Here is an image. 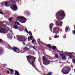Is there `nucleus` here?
<instances>
[{
	"mask_svg": "<svg viewBox=\"0 0 75 75\" xmlns=\"http://www.w3.org/2000/svg\"><path fill=\"white\" fill-rule=\"evenodd\" d=\"M33 48L35 50L36 48H35V47H34V46H33Z\"/></svg>",
	"mask_w": 75,
	"mask_h": 75,
	"instance_id": "38",
	"label": "nucleus"
},
{
	"mask_svg": "<svg viewBox=\"0 0 75 75\" xmlns=\"http://www.w3.org/2000/svg\"><path fill=\"white\" fill-rule=\"evenodd\" d=\"M28 41H30V37H29L28 38Z\"/></svg>",
	"mask_w": 75,
	"mask_h": 75,
	"instance_id": "39",
	"label": "nucleus"
},
{
	"mask_svg": "<svg viewBox=\"0 0 75 75\" xmlns=\"http://www.w3.org/2000/svg\"><path fill=\"white\" fill-rule=\"evenodd\" d=\"M27 60H28V61L30 63L34 68H35L37 71H38V72H40L38 69H37V68H35V66L34 64V62L35 61V59H36V57H34L33 56H31V55L28 56H27Z\"/></svg>",
	"mask_w": 75,
	"mask_h": 75,
	"instance_id": "3",
	"label": "nucleus"
},
{
	"mask_svg": "<svg viewBox=\"0 0 75 75\" xmlns=\"http://www.w3.org/2000/svg\"><path fill=\"white\" fill-rule=\"evenodd\" d=\"M12 20V18L11 17L9 19V21H10Z\"/></svg>",
	"mask_w": 75,
	"mask_h": 75,
	"instance_id": "27",
	"label": "nucleus"
},
{
	"mask_svg": "<svg viewBox=\"0 0 75 75\" xmlns=\"http://www.w3.org/2000/svg\"><path fill=\"white\" fill-rule=\"evenodd\" d=\"M52 49L54 50V51H56V50H57V47H56L55 46H53L52 47Z\"/></svg>",
	"mask_w": 75,
	"mask_h": 75,
	"instance_id": "17",
	"label": "nucleus"
},
{
	"mask_svg": "<svg viewBox=\"0 0 75 75\" xmlns=\"http://www.w3.org/2000/svg\"><path fill=\"white\" fill-rule=\"evenodd\" d=\"M3 65V66H4V67L5 66H6V64H4Z\"/></svg>",
	"mask_w": 75,
	"mask_h": 75,
	"instance_id": "48",
	"label": "nucleus"
},
{
	"mask_svg": "<svg viewBox=\"0 0 75 75\" xmlns=\"http://www.w3.org/2000/svg\"><path fill=\"white\" fill-rule=\"evenodd\" d=\"M13 27L15 28V29H17L18 28V26L16 25H14L13 26Z\"/></svg>",
	"mask_w": 75,
	"mask_h": 75,
	"instance_id": "19",
	"label": "nucleus"
},
{
	"mask_svg": "<svg viewBox=\"0 0 75 75\" xmlns=\"http://www.w3.org/2000/svg\"><path fill=\"white\" fill-rule=\"evenodd\" d=\"M67 37V36H65V35H64L63 38H64L65 39V38H66Z\"/></svg>",
	"mask_w": 75,
	"mask_h": 75,
	"instance_id": "34",
	"label": "nucleus"
},
{
	"mask_svg": "<svg viewBox=\"0 0 75 75\" xmlns=\"http://www.w3.org/2000/svg\"><path fill=\"white\" fill-rule=\"evenodd\" d=\"M74 29H75V25H74Z\"/></svg>",
	"mask_w": 75,
	"mask_h": 75,
	"instance_id": "47",
	"label": "nucleus"
},
{
	"mask_svg": "<svg viewBox=\"0 0 75 75\" xmlns=\"http://www.w3.org/2000/svg\"><path fill=\"white\" fill-rule=\"evenodd\" d=\"M28 33H28V34H29V35H32V33H31V32L30 31L29 33L28 32Z\"/></svg>",
	"mask_w": 75,
	"mask_h": 75,
	"instance_id": "26",
	"label": "nucleus"
},
{
	"mask_svg": "<svg viewBox=\"0 0 75 75\" xmlns=\"http://www.w3.org/2000/svg\"><path fill=\"white\" fill-rule=\"evenodd\" d=\"M2 24H3V23L0 21V33H3L5 31V30L2 28L3 26V25H1Z\"/></svg>",
	"mask_w": 75,
	"mask_h": 75,
	"instance_id": "11",
	"label": "nucleus"
},
{
	"mask_svg": "<svg viewBox=\"0 0 75 75\" xmlns=\"http://www.w3.org/2000/svg\"><path fill=\"white\" fill-rule=\"evenodd\" d=\"M25 50H28L30 48H27V47H24Z\"/></svg>",
	"mask_w": 75,
	"mask_h": 75,
	"instance_id": "23",
	"label": "nucleus"
},
{
	"mask_svg": "<svg viewBox=\"0 0 75 75\" xmlns=\"http://www.w3.org/2000/svg\"><path fill=\"white\" fill-rule=\"evenodd\" d=\"M23 44H24V45H25V43H24V42H23Z\"/></svg>",
	"mask_w": 75,
	"mask_h": 75,
	"instance_id": "51",
	"label": "nucleus"
},
{
	"mask_svg": "<svg viewBox=\"0 0 75 75\" xmlns=\"http://www.w3.org/2000/svg\"><path fill=\"white\" fill-rule=\"evenodd\" d=\"M0 75H1V74L0 73Z\"/></svg>",
	"mask_w": 75,
	"mask_h": 75,
	"instance_id": "57",
	"label": "nucleus"
},
{
	"mask_svg": "<svg viewBox=\"0 0 75 75\" xmlns=\"http://www.w3.org/2000/svg\"><path fill=\"white\" fill-rule=\"evenodd\" d=\"M30 45H29V46H30Z\"/></svg>",
	"mask_w": 75,
	"mask_h": 75,
	"instance_id": "54",
	"label": "nucleus"
},
{
	"mask_svg": "<svg viewBox=\"0 0 75 75\" xmlns=\"http://www.w3.org/2000/svg\"><path fill=\"white\" fill-rule=\"evenodd\" d=\"M0 45H3L5 46H7V47L8 48V49L9 50H13V51L15 52H16L17 53H19V52H21L23 54L25 52H23L22 50H19L18 49L15 47H13V48L11 47H10V45H8V44L6 42H4L3 40H0Z\"/></svg>",
	"mask_w": 75,
	"mask_h": 75,
	"instance_id": "2",
	"label": "nucleus"
},
{
	"mask_svg": "<svg viewBox=\"0 0 75 75\" xmlns=\"http://www.w3.org/2000/svg\"><path fill=\"white\" fill-rule=\"evenodd\" d=\"M27 35H28V34H27Z\"/></svg>",
	"mask_w": 75,
	"mask_h": 75,
	"instance_id": "60",
	"label": "nucleus"
},
{
	"mask_svg": "<svg viewBox=\"0 0 75 75\" xmlns=\"http://www.w3.org/2000/svg\"><path fill=\"white\" fill-rule=\"evenodd\" d=\"M17 25H20V23H19V22H17Z\"/></svg>",
	"mask_w": 75,
	"mask_h": 75,
	"instance_id": "37",
	"label": "nucleus"
},
{
	"mask_svg": "<svg viewBox=\"0 0 75 75\" xmlns=\"http://www.w3.org/2000/svg\"><path fill=\"white\" fill-rule=\"evenodd\" d=\"M58 52L60 54H62V51H58Z\"/></svg>",
	"mask_w": 75,
	"mask_h": 75,
	"instance_id": "33",
	"label": "nucleus"
},
{
	"mask_svg": "<svg viewBox=\"0 0 75 75\" xmlns=\"http://www.w3.org/2000/svg\"><path fill=\"white\" fill-rule=\"evenodd\" d=\"M72 62L74 64H75V59H74L72 60Z\"/></svg>",
	"mask_w": 75,
	"mask_h": 75,
	"instance_id": "25",
	"label": "nucleus"
},
{
	"mask_svg": "<svg viewBox=\"0 0 75 75\" xmlns=\"http://www.w3.org/2000/svg\"><path fill=\"white\" fill-rule=\"evenodd\" d=\"M69 30V27H66L65 28V32L67 33Z\"/></svg>",
	"mask_w": 75,
	"mask_h": 75,
	"instance_id": "16",
	"label": "nucleus"
},
{
	"mask_svg": "<svg viewBox=\"0 0 75 75\" xmlns=\"http://www.w3.org/2000/svg\"><path fill=\"white\" fill-rule=\"evenodd\" d=\"M12 35H13V33H12V32L11 31H9V33H8V39H12L13 38V37H12Z\"/></svg>",
	"mask_w": 75,
	"mask_h": 75,
	"instance_id": "10",
	"label": "nucleus"
},
{
	"mask_svg": "<svg viewBox=\"0 0 75 75\" xmlns=\"http://www.w3.org/2000/svg\"><path fill=\"white\" fill-rule=\"evenodd\" d=\"M69 55H71V54H72L71 53H69Z\"/></svg>",
	"mask_w": 75,
	"mask_h": 75,
	"instance_id": "46",
	"label": "nucleus"
},
{
	"mask_svg": "<svg viewBox=\"0 0 75 75\" xmlns=\"http://www.w3.org/2000/svg\"><path fill=\"white\" fill-rule=\"evenodd\" d=\"M9 70L10 71L11 73L13 74V73H14V71L12 69H9Z\"/></svg>",
	"mask_w": 75,
	"mask_h": 75,
	"instance_id": "20",
	"label": "nucleus"
},
{
	"mask_svg": "<svg viewBox=\"0 0 75 75\" xmlns=\"http://www.w3.org/2000/svg\"><path fill=\"white\" fill-rule=\"evenodd\" d=\"M0 14H3V12H2V11H1H1H0Z\"/></svg>",
	"mask_w": 75,
	"mask_h": 75,
	"instance_id": "36",
	"label": "nucleus"
},
{
	"mask_svg": "<svg viewBox=\"0 0 75 75\" xmlns=\"http://www.w3.org/2000/svg\"><path fill=\"white\" fill-rule=\"evenodd\" d=\"M53 26H54V24L52 23H51L49 27H50V30L51 31V32H52V28H53Z\"/></svg>",
	"mask_w": 75,
	"mask_h": 75,
	"instance_id": "14",
	"label": "nucleus"
},
{
	"mask_svg": "<svg viewBox=\"0 0 75 75\" xmlns=\"http://www.w3.org/2000/svg\"><path fill=\"white\" fill-rule=\"evenodd\" d=\"M43 63L45 65H48L51 63V62L46 59V58L44 56L43 57Z\"/></svg>",
	"mask_w": 75,
	"mask_h": 75,
	"instance_id": "8",
	"label": "nucleus"
},
{
	"mask_svg": "<svg viewBox=\"0 0 75 75\" xmlns=\"http://www.w3.org/2000/svg\"><path fill=\"white\" fill-rule=\"evenodd\" d=\"M60 56L62 57V59L64 61H65V60L67 59V57L64 54H61Z\"/></svg>",
	"mask_w": 75,
	"mask_h": 75,
	"instance_id": "13",
	"label": "nucleus"
},
{
	"mask_svg": "<svg viewBox=\"0 0 75 75\" xmlns=\"http://www.w3.org/2000/svg\"><path fill=\"white\" fill-rule=\"evenodd\" d=\"M71 71V68L68 67H65L62 70V72L63 74H68L69 71Z\"/></svg>",
	"mask_w": 75,
	"mask_h": 75,
	"instance_id": "5",
	"label": "nucleus"
},
{
	"mask_svg": "<svg viewBox=\"0 0 75 75\" xmlns=\"http://www.w3.org/2000/svg\"><path fill=\"white\" fill-rule=\"evenodd\" d=\"M4 52V50H2L1 47H0V55L2 54L3 52Z\"/></svg>",
	"mask_w": 75,
	"mask_h": 75,
	"instance_id": "15",
	"label": "nucleus"
},
{
	"mask_svg": "<svg viewBox=\"0 0 75 75\" xmlns=\"http://www.w3.org/2000/svg\"><path fill=\"white\" fill-rule=\"evenodd\" d=\"M16 37L18 40L19 41L21 42H25L26 41V39L23 36H19L18 35H16Z\"/></svg>",
	"mask_w": 75,
	"mask_h": 75,
	"instance_id": "7",
	"label": "nucleus"
},
{
	"mask_svg": "<svg viewBox=\"0 0 75 75\" xmlns=\"http://www.w3.org/2000/svg\"><path fill=\"white\" fill-rule=\"evenodd\" d=\"M62 62H59V63H60V64H62Z\"/></svg>",
	"mask_w": 75,
	"mask_h": 75,
	"instance_id": "49",
	"label": "nucleus"
},
{
	"mask_svg": "<svg viewBox=\"0 0 75 75\" xmlns=\"http://www.w3.org/2000/svg\"><path fill=\"white\" fill-rule=\"evenodd\" d=\"M55 56L56 57V58H58V56L57 54H55Z\"/></svg>",
	"mask_w": 75,
	"mask_h": 75,
	"instance_id": "28",
	"label": "nucleus"
},
{
	"mask_svg": "<svg viewBox=\"0 0 75 75\" xmlns=\"http://www.w3.org/2000/svg\"><path fill=\"white\" fill-rule=\"evenodd\" d=\"M40 43H41V44H43V42H40Z\"/></svg>",
	"mask_w": 75,
	"mask_h": 75,
	"instance_id": "45",
	"label": "nucleus"
},
{
	"mask_svg": "<svg viewBox=\"0 0 75 75\" xmlns=\"http://www.w3.org/2000/svg\"><path fill=\"white\" fill-rule=\"evenodd\" d=\"M14 38H15V39H16V37H14Z\"/></svg>",
	"mask_w": 75,
	"mask_h": 75,
	"instance_id": "53",
	"label": "nucleus"
},
{
	"mask_svg": "<svg viewBox=\"0 0 75 75\" xmlns=\"http://www.w3.org/2000/svg\"><path fill=\"white\" fill-rule=\"evenodd\" d=\"M10 8L13 10V11H17L18 8L17 7V5H14L13 6H11L10 7Z\"/></svg>",
	"mask_w": 75,
	"mask_h": 75,
	"instance_id": "12",
	"label": "nucleus"
},
{
	"mask_svg": "<svg viewBox=\"0 0 75 75\" xmlns=\"http://www.w3.org/2000/svg\"><path fill=\"white\" fill-rule=\"evenodd\" d=\"M40 65H41V67H43L41 65V64H40Z\"/></svg>",
	"mask_w": 75,
	"mask_h": 75,
	"instance_id": "50",
	"label": "nucleus"
},
{
	"mask_svg": "<svg viewBox=\"0 0 75 75\" xmlns=\"http://www.w3.org/2000/svg\"><path fill=\"white\" fill-rule=\"evenodd\" d=\"M33 46H31L30 47V48H29V49H30V48H33Z\"/></svg>",
	"mask_w": 75,
	"mask_h": 75,
	"instance_id": "40",
	"label": "nucleus"
},
{
	"mask_svg": "<svg viewBox=\"0 0 75 75\" xmlns=\"http://www.w3.org/2000/svg\"><path fill=\"white\" fill-rule=\"evenodd\" d=\"M58 37H59V36H58L57 35H56L55 37V38H58Z\"/></svg>",
	"mask_w": 75,
	"mask_h": 75,
	"instance_id": "35",
	"label": "nucleus"
},
{
	"mask_svg": "<svg viewBox=\"0 0 75 75\" xmlns=\"http://www.w3.org/2000/svg\"><path fill=\"white\" fill-rule=\"evenodd\" d=\"M35 40H34V39H33L32 41V43H33V42H35Z\"/></svg>",
	"mask_w": 75,
	"mask_h": 75,
	"instance_id": "32",
	"label": "nucleus"
},
{
	"mask_svg": "<svg viewBox=\"0 0 75 75\" xmlns=\"http://www.w3.org/2000/svg\"><path fill=\"white\" fill-rule=\"evenodd\" d=\"M40 63H41V62H40Z\"/></svg>",
	"mask_w": 75,
	"mask_h": 75,
	"instance_id": "55",
	"label": "nucleus"
},
{
	"mask_svg": "<svg viewBox=\"0 0 75 75\" xmlns=\"http://www.w3.org/2000/svg\"><path fill=\"white\" fill-rule=\"evenodd\" d=\"M65 14L64 11H61L57 12L56 14V17L57 21L56 22V25L57 26L61 27L62 25V22L61 20H62L65 18Z\"/></svg>",
	"mask_w": 75,
	"mask_h": 75,
	"instance_id": "1",
	"label": "nucleus"
},
{
	"mask_svg": "<svg viewBox=\"0 0 75 75\" xmlns=\"http://www.w3.org/2000/svg\"><path fill=\"white\" fill-rule=\"evenodd\" d=\"M40 40V39H38V42H39V41Z\"/></svg>",
	"mask_w": 75,
	"mask_h": 75,
	"instance_id": "42",
	"label": "nucleus"
},
{
	"mask_svg": "<svg viewBox=\"0 0 75 75\" xmlns=\"http://www.w3.org/2000/svg\"><path fill=\"white\" fill-rule=\"evenodd\" d=\"M73 34H74V35H75V30H74L73 31Z\"/></svg>",
	"mask_w": 75,
	"mask_h": 75,
	"instance_id": "30",
	"label": "nucleus"
},
{
	"mask_svg": "<svg viewBox=\"0 0 75 75\" xmlns=\"http://www.w3.org/2000/svg\"><path fill=\"white\" fill-rule=\"evenodd\" d=\"M17 21H16L15 22V24H17Z\"/></svg>",
	"mask_w": 75,
	"mask_h": 75,
	"instance_id": "44",
	"label": "nucleus"
},
{
	"mask_svg": "<svg viewBox=\"0 0 75 75\" xmlns=\"http://www.w3.org/2000/svg\"><path fill=\"white\" fill-rule=\"evenodd\" d=\"M69 58H70V59H71L72 58H73V56L72 55H69Z\"/></svg>",
	"mask_w": 75,
	"mask_h": 75,
	"instance_id": "21",
	"label": "nucleus"
},
{
	"mask_svg": "<svg viewBox=\"0 0 75 75\" xmlns=\"http://www.w3.org/2000/svg\"><path fill=\"white\" fill-rule=\"evenodd\" d=\"M30 40H33V37H32V36H30Z\"/></svg>",
	"mask_w": 75,
	"mask_h": 75,
	"instance_id": "22",
	"label": "nucleus"
},
{
	"mask_svg": "<svg viewBox=\"0 0 75 75\" xmlns=\"http://www.w3.org/2000/svg\"><path fill=\"white\" fill-rule=\"evenodd\" d=\"M13 1L12 0H10L8 2H6L5 3L3 2L1 3V5L2 7H3L4 5L6 7H9L10 6H11L13 5V4H14V3H16V2H20L21 0H13Z\"/></svg>",
	"mask_w": 75,
	"mask_h": 75,
	"instance_id": "4",
	"label": "nucleus"
},
{
	"mask_svg": "<svg viewBox=\"0 0 75 75\" xmlns=\"http://www.w3.org/2000/svg\"><path fill=\"white\" fill-rule=\"evenodd\" d=\"M25 31L26 32V33H28H28H28V30H27V29H25Z\"/></svg>",
	"mask_w": 75,
	"mask_h": 75,
	"instance_id": "24",
	"label": "nucleus"
},
{
	"mask_svg": "<svg viewBox=\"0 0 75 75\" xmlns=\"http://www.w3.org/2000/svg\"><path fill=\"white\" fill-rule=\"evenodd\" d=\"M29 44H30V43H29Z\"/></svg>",
	"mask_w": 75,
	"mask_h": 75,
	"instance_id": "59",
	"label": "nucleus"
},
{
	"mask_svg": "<svg viewBox=\"0 0 75 75\" xmlns=\"http://www.w3.org/2000/svg\"><path fill=\"white\" fill-rule=\"evenodd\" d=\"M47 57H50V56H48V55L47 56Z\"/></svg>",
	"mask_w": 75,
	"mask_h": 75,
	"instance_id": "52",
	"label": "nucleus"
},
{
	"mask_svg": "<svg viewBox=\"0 0 75 75\" xmlns=\"http://www.w3.org/2000/svg\"><path fill=\"white\" fill-rule=\"evenodd\" d=\"M47 46L49 48H52V46H51V45H50L48 44L47 45Z\"/></svg>",
	"mask_w": 75,
	"mask_h": 75,
	"instance_id": "18",
	"label": "nucleus"
},
{
	"mask_svg": "<svg viewBox=\"0 0 75 75\" xmlns=\"http://www.w3.org/2000/svg\"><path fill=\"white\" fill-rule=\"evenodd\" d=\"M48 75H52V73L51 72H49V73L48 74Z\"/></svg>",
	"mask_w": 75,
	"mask_h": 75,
	"instance_id": "31",
	"label": "nucleus"
},
{
	"mask_svg": "<svg viewBox=\"0 0 75 75\" xmlns=\"http://www.w3.org/2000/svg\"><path fill=\"white\" fill-rule=\"evenodd\" d=\"M6 25H8V21H6Z\"/></svg>",
	"mask_w": 75,
	"mask_h": 75,
	"instance_id": "29",
	"label": "nucleus"
},
{
	"mask_svg": "<svg viewBox=\"0 0 75 75\" xmlns=\"http://www.w3.org/2000/svg\"><path fill=\"white\" fill-rule=\"evenodd\" d=\"M7 73H8V74H10V72L8 71H7Z\"/></svg>",
	"mask_w": 75,
	"mask_h": 75,
	"instance_id": "41",
	"label": "nucleus"
},
{
	"mask_svg": "<svg viewBox=\"0 0 75 75\" xmlns=\"http://www.w3.org/2000/svg\"><path fill=\"white\" fill-rule=\"evenodd\" d=\"M58 29H59V27H54L53 30V33H54L55 34V33H56V34H58L59 33V30H58V31L56 32V31L57 30H58Z\"/></svg>",
	"mask_w": 75,
	"mask_h": 75,
	"instance_id": "9",
	"label": "nucleus"
},
{
	"mask_svg": "<svg viewBox=\"0 0 75 75\" xmlns=\"http://www.w3.org/2000/svg\"><path fill=\"white\" fill-rule=\"evenodd\" d=\"M17 18L18 20L21 23H25L26 21H27V19L25 18H24L23 16H21L19 17H18Z\"/></svg>",
	"mask_w": 75,
	"mask_h": 75,
	"instance_id": "6",
	"label": "nucleus"
},
{
	"mask_svg": "<svg viewBox=\"0 0 75 75\" xmlns=\"http://www.w3.org/2000/svg\"><path fill=\"white\" fill-rule=\"evenodd\" d=\"M21 3H20V5H21Z\"/></svg>",
	"mask_w": 75,
	"mask_h": 75,
	"instance_id": "56",
	"label": "nucleus"
},
{
	"mask_svg": "<svg viewBox=\"0 0 75 75\" xmlns=\"http://www.w3.org/2000/svg\"><path fill=\"white\" fill-rule=\"evenodd\" d=\"M55 61H57V60H56L55 61H54V62H55Z\"/></svg>",
	"mask_w": 75,
	"mask_h": 75,
	"instance_id": "58",
	"label": "nucleus"
},
{
	"mask_svg": "<svg viewBox=\"0 0 75 75\" xmlns=\"http://www.w3.org/2000/svg\"><path fill=\"white\" fill-rule=\"evenodd\" d=\"M40 58H41L40 57L39 58V61H40V60H41Z\"/></svg>",
	"mask_w": 75,
	"mask_h": 75,
	"instance_id": "43",
	"label": "nucleus"
}]
</instances>
